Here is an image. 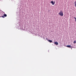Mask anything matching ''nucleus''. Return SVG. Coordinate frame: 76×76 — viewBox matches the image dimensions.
I'll return each mask as SVG.
<instances>
[{
  "instance_id": "3",
  "label": "nucleus",
  "mask_w": 76,
  "mask_h": 76,
  "mask_svg": "<svg viewBox=\"0 0 76 76\" xmlns=\"http://www.w3.org/2000/svg\"><path fill=\"white\" fill-rule=\"evenodd\" d=\"M6 16H7V15L4 14V15L2 16V18H4V17H6Z\"/></svg>"
},
{
  "instance_id": "1",
  "label": "nucleus",
  "mask_w": 76,
  "mask_h": 76,
  "mask_svg": "<svg viewBox=\"0 0 76 76\" xmlns=\"http://www.w3.org/2000/svg\"><path fill=\"white\" fill-rule=\"evenodd\" d=\"M61 16H63V12L62 11H60L58 14Z\"/></svg>"
},
{
  "instance_id": "9",
  "label": "nucleus",
  "mask_w": 76,
  "mask_h": 76,
  "mask_svg": "<svg viewBox=\"0 0 76 76\" xmlns=\"http://www.w3.org/2000/svg\"><path fill=\"white\" fill-rule=\"evenodd\" d=\"M74 19H75V21H76V18L75 17L74 18Z\"/></svg>"
},
{
  "instance_id": "6",
  "label": "nucleus",
  "mask_w": 76,
  "mask_h": 76,
  "mask_svg": "<svg viewBox=\"0 0 76 76\" xmlns=\"http://www.w3.org/2000/svg\"><path fill=\"white\" fill-rule=\"evenodd\" d=\"M48 41H49L50 42H53V41H52V40H48Z\"/></svg>"
},
{
  "instance_id": "4",
  "label": "nucleus",
  "mask_w": 76,
  "mask_h": 76,
  "mask_svg": "<svg viewBox=\"0 0 76 76\" xmlns=\"http://www.w3.org/2000/svg\"><path fill=\"white\" fill-rule=\"evenodd\" d=\"M54 44H55L56 45H58V43L57 42H55Z\"/></svg>"
},
{
  "instance_id": "5",
  "label": "nucleus",
  "mask_w": 76,
  "mask_h": 76,
  "mask_svg": "<svg viewBox=\"0 0 76 76\" xmlns=\"http://www.w3.org/2000/svg\"><path fill=\"white\" fill-rule=\"evenodd\" d=\"M66 47H68L69 48H70V47H71V45H67L66 46Z\"/></svg>"
},
{
  "instance_id": "8",
  "label": "nucleus",
  "mask_w": 76,
  "mask_h": 76,
  "mask_svg": "<svg viewBox=\"0 0 76 76\" xmlns=\"http://www.w3.org/2000/svg\"><path fill=\"white\" fill-rule=\"evenodd\" d=\"M74 44H75V43H76V41H74Z\"/></svg>"
},
{
  "instance_id": "2",
  "label": "nucleus",
  "mask_w": 76,
  "mask_h": 76,
  "mask_svg": "<svg viewBox=\"0 0 76 76\" xmlns=\"http://www.w3.org/2000/svg\"><path fill=\"white\" fill-rule=\"evenodd\" d=\"M51 3H52V5H54L55 4V1L54 2V1H52L50 2Z\"/></svg>"
},
{
  "instance_id": "7",
  "label": "nucleus",
  "mask_w": 76,
  "mask_h": 76,
  "mask_svg": "<svg viewBox=\"0 0 76 76\" xmlns=\"http://www.w3.org/2000/svg\"><path fill=\"white\" fill-rule=\"evenodd\" d=\"M75 6L76 7V1L75 2Z\"/></svg>"
}]
</instances>
